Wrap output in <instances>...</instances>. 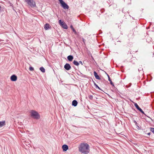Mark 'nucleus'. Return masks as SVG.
Masks as SVG:
<instances>
[{"label": "nucleus", "mask_w": 154, "mask_h": 154, "mask_svg": "<svg viewBox=\"0 0 154 154\" xmlns=\"http://www.w3.org/2000/svg\"><path fill=\"white\" fill-rule=\"evenodd\" d=\"M73 63L74 65L77 66H78L79 65V63L75 60L73 61Z\"/></svg>", "instance_id": "nucleus-15"}, {"label": "nucleus", "mask_w": 154, "mask_h": 154, "mask_svg": "<svg viewBox=\"0 0 154 154\" xmlns=\"http://www.w3.org/2000/svg\"><path fill=\"white\" fill-rule=\"evenodd\" d=\"M31 116L36 119H38L40 118V116L39 113L36 111L32 110L30 112Z\"/></svg>", "instance_id": "nucleus-2"}, {"label": "nucleus", "mask_w": 154, "mask_h": 154, "mask_svg": "<svg viewBox=\"0 0 154 154\" xmlns=\"http://www.w3.org/2000/svg\"><path fill=\"white\" fill-rule=\"evenodd\" d=\"M17 77L14 75H12L11 77V80L12 81H15L17 80Z\"/></svg>", "instance_id": "nucleus-8"}, {"label": "nucleus", "mask_w": 154, "mask_h": 154, "mask_svg": "<svg viewBox=\"0 0 154 154\" xmlns=\"http://www.w3.org/2000/svg\"><path fill=\"white\" fill-rule=\"evenodd\" d=\"M59 23L60 26L63 28L66 29H67L68 26L63 21H62L61 20H59Z\"/></svg>", "instance_id": "nucleus-5"}, {"label": "nucleus", "mask_w": 154, "mask_h": 154, "mask_svg": "<svg viewBox=\"0 0 154 154\" xmlns=\"http://www.w3.org/2000/svg\"><path fill=\"white\" fill-rule=\"evenodd\" d=\"M106 74H107V76L108 77V79H109V77H109V75L108 74H107L106 72Z\"/></svg>", "instance_id": "nucleus-26"}, {"label": "nucleus", "mask_w": 154, "mask_h": 154, "mask_svg": "<svg viewBox=\"0 0 154 154\" xmlns=\"http://www.w3.org/2000/svg\"><path fill=\"white\" fill-rule=\"evenodd\" d=\"M5 125V121L0 122V128L2 127Z\"/></svg>", "instance_id": "nucleus-11"}, {"label": "nucleus", "mask_w": 154, "mask_h": 154, "mask_svg": "<svg viewBox=\"0 0 154 154\" xmlns=\"http://www.w3.org/2000/svg\"><path fill=\"white\" fill-rule=\"evenodd\" d=\"M61 6L64 9H68L69 8V6L63 0H59Z\"/></svg>", "instance_id": "nucleus-4"}, {"label": "nucleus", "mask_w": 154, "mask_h": 154, "mask_svg": "<svg viewBox=\"0 0 154 154\" xmlns=\"http://www.w3.org/2000/svg\"><path fill=\"white\" fill-rule=\"evenodd\" d=\"M78 104V102L76 100H73L72 102V105L74 106H76Z\"/></svg>", "instance_id": "nucleus-14"}, {"label": "nucleus", "mask_w": 154, "mask_h": 154, "mask_svg": "<svg viewBox=\"0 0 154 154\" xmlns=\"http://www.w3.org/2000/svg\"><path fill=\"white\" fill-rule=\"evenodd\" d=\"M89 145L86 143H82L81 144L79 147V151L82 153L85 154H88L90 151Z\"/></svg>", "instance_id": "nucleus-1"}, {"label": "nucleus", "mask_w": 154, "mask_h": 154, "mask_svg": "<svg viewBox=\"0 0 154 154\" xmlns=\"http://www.w3.org/2000/svg\"><path fill=\"white\" fill-rule=\"evenodd\" d=\"M79 63H81L82 65V64H82V61H80L79 62Z\"/></svg>", "instance_id": "nucleus-25"}, {"label": "nucleus", "mask_w": 154, "mask_h": 154, "mask_svg": "<svg viewBox=\"0 0 154 154\" xmlns=\"http://www.w3.org/2000/svg\"><path fill=\"white\" fill-rule=\"evenodd\" d=\"M51 27L50 26L48 23H46L44 25V29L46 30H48Z\"/></svg>", "instance_id": "nucleus-10"}, {"label": "nucleus", "mask_w": 154, "mask_h": 154, "mask_svg": "<svg viewBox=\"0 0 154 154\" xmlns=\"http://www.w3.org/2000/svg\"><path fill=\"white\" fill-rule=\"evenodd\" d=\"M70 28H71L72 29H74V28H73V26H72V25H71V26H70Z\"/></svg>", "instance_id": "nucleus-24"}, {"label": "nucleus", "mask_w": 154, "mask_h": 154, "mask_svg": "<svg viewBox=\"0 0 154 154\" xmlns=\"http://www.w3.org/2000/svg\"><path fill=\"white\" fill-rule=\"evenodd\" d=\"M73 31L74 32L75 34H77V33L76 31L74 29H72Z\"/></svg>", "instance_id": "nucleus-22"}, {"label": "nucleus", "mask_w": 154, "mask_h": 154, "mask_svg": "<svg viewBox=\"0 0 154 154\" xmlns=\"http://www.w3.org/2000/svg\"><path fill=\"white\" fill-rule=\"evenodd\" d=\"M40 69L43 72H45V69L42 67H40Z\"/></svg>", "instance_id": "nucleus-16"}, {"label": "nucleus", "mask_w": 154, "mask_h": 154, "mask_svg": "<svg viewBox=\"0 0 154 154\" xmlns=\"http://www.w3.org/2000/svg\"><path fill=\"white\" fill-rule=\"evenodd\" d=\"M94 85L95 86L96 88H97L100 90V88L98 86V85L96 84L95 82H94Z\"/></svg>", "instance_id": "nucleus-19"}, {"label": "nucleus", "mask_w": 154, "mask_h": 154, "mask_svg": "<svg viewBox=\"0 0 154 154\" xmlns=\"http://www.w3.org/2000/svg\"><path fill=\"white\" fill-rule=\"evenodd\" d=\"M93 97V96L92 95H89L88 96L89 98L91 100H92Z\"/></svg>", "instance_id": "nucleus-20"}, {"label": "nucleus", "mask_w": 154, "mask_h": 154, "mask_svg": "<svg viewBox=\"0 0 154 154\" xmlns=\"http://www.w3.org/2000/svg\"><path fill=\"white\" fill-rule=\"evenodd\" d=\"M147 134L148 135H149L150 134V133H148Z\"/></svg>", "instance_id": "nucleus-28"}, {"label": "nucleus", "mask_w": 154, "mask_h": 154, "mask_svg": "<svg viewBox=\"0 0 154 154\" xmlns=\"http://www.w3.org/2000/svg\"><path fill=\"white\" fill-rule=\"evenodd\" d=\"M108 80H109V81L110 82V84H111L112 85H113V83H112V81L111 80V79H110V77H109V78L108 79Z\"/></svg>", "instance_id": "nucleus-18"}, {"label": "nucleus", "mask_w": 154, "mask_h": 154, "mask_svg": "<svg viewBox=\"0 0 154 154\" xmlns=\"http://www.w3.org/2000/svg\"><path fill=\"white\" fill-rule=\"evenodd\" d=\"M134 106H135V107L138 110L141 112L143 114H144L145 115V114L144 113V112L143 111V110L139 107V106H138V105L137 104V103H135L134 104Z\"/></svg>", "instance_id": "nucleus-6"}, {"label": "nucleus", "mask_w": 154, "mask_h": 154, "mask_svg": "<svg viewBox=\"0 0 154 154\" xmlns=\"http://www.w3.org/2000/svg\"><path fill=\"white\" fill-rule=\"evenodd\" d=\"M150 130L152 132L154 133V128H150Z\"/></svg>", "instance_id": "nucleus-17"}, {"label": "nucleus", "mask_w": 154, "mask_h": 154, "mask_svg": "<svg viewBox=\"0 0 154 154\" xmlns=\"http://www.w3.org/2000/svg\"><path fill=\"white\" fill-rule=\"evenodd\" d=\"M94 75L96 79H100V77L98 75L97 73L95 72H94Z\"/></svg>", "instance_id": "nucleus-13"}, {"label": "nucleus", "mask_w": 154, "mask_h": 154, "mask_svg": "<svg viewBox=\"0 0 154 154\" xmlns=\"http://www.w3.org/2000/svg\"><path fill=\"white\" fill-rule=\"evenodd\" d=\"M82 39H83V42L84 43H85V40L84 38H82Z\"/></svg>", "instance_id": "nucleus-27"}, {"label": "nucleus", "mask_w": 154, "mask_h": 154, "mask_svg": "<svg viewBox=\"0 0 154 154\" xmlns=\"http://www.w3.org/2000/svg\"><path fill=\"white\" fill-rule=\"evenodd\" d=\"M25 1L31 8H34L36 6L35 3L33 0H25Z\"/></svg>", "instance_id": "nucleus-3"}, {"label": "nucleus", "mask_w": 154, "mask_h": 154, "mask_svg": "<svg viewBox=\"0 0 154 154\" xmlns=\"http://www.w3.org/2000/svg\"><path fill=\"white\" fill-rule=\"evenodd\" d=\"M29 69L30 70L33 71L34 70V68L32 67H30L29 68Z\"/></svg>", "instance_id": "nucleus-21"}, {"label": "nucleus", "mask_w": 154, "mask_h": 154, "mask_svg": "<svg viewBox=\"0 0 154 154\" xmlns=\"http://www.w3.org/2000/svg\"><path fill=\"white\" fill-rule=\"evenodd\" d=\"M67 59L69 61H71L73 59V57L72 55H69L67 57Z\"/></svg>", "instance_id": "nucleus-12"}, {"label": "nucleus", "mask_w": 154, "mask_h": 154, "mask_svg": "<svg viewBox=\"0 0 154 154\" xmlns=\"http://www.w3.org/2000/svg\"><path fill=\"white\" fill-rule=\"evenodd\" d=\"M134 122L135 123V125L136 126H137V122H136V121L135 120H134Z\"/></svg>", "instance_id": "nucleus-23"}, {"label": "nucleus", "mask_w": 154, "mask_h": 154, "mask_svg": "<svg viewBox=\"0 0 154 154\" xmlns=\"http://www.w3.org/2000/svg\"><path fill=\"white\" fill-rule=\"evenodd\" d=\"M62 148L63 151H66L68 149V147L67 145H64L62 146Z\"/></svg>", "instance_id": "nucleus-9"}, {"label": "nucleus", "mask_w": 154, "mask_h": 154, "mask_svg": "<svg viewBox=\"0 0 154 154\" xmlns=\"http://www.w3.org/2000/svg\"><path fill=\"white\" fill-rule=\"evenodd\" d=\"M64 68L66 70H70L71 67L69 64L66 63L64 66Z\"/></svg>", "instance_id": "nucleus-7"}]
</instances>
